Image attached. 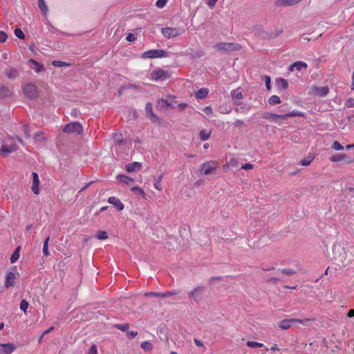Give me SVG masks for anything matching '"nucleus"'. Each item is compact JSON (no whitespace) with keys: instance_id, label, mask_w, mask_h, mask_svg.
I'll return each instance as SVG.
<instances>
[{"instance_id":"obj_1","label":"nucleus","mask_w":354,"mask_h":354,"mask_svg":"<svg viewBox=\"0 0 354 354\" xmlns=\"http://www.w3.org/2000/svg\"><path fill=\"white\" fill-rule=\"evenodd\" d=\"M311 321L310 319H283L280 321L277 324V326L283 330H287L290 328L292 325H294L296 323L301 324L304 326H307L308 323Z\"/></svg>"},{"instance_id":"obj_2","label":"nucleus","mask_w":354,"mask_h":354,"mask_svg":"<svg viewBox=\"0 0 354 354\" xmlns=\"http://www.w3.org/2000/svg\"><path fill=\"white\" fill-rule=\"evenodd\" d=\"M184 32L185 29L183 27H166L161 29V33L167 39L176 37Z\"/></svg>"},{"instance_id":"obj_3","label":"nucleus","mask_w":354,"mask_h":354,"mask_svg":"<svg viewBox=\"0 0 354 354\" xmlns=\"http://www.w3.org/2000/svg\"><path fill=\"white\" fill-rule=\"evenodd\" d=\"M214 48L222 52L236 51L241 49V46L236 43L221 42L214 46Z\"/></svg>"},{"instance_id":"obj_4","label":"nucleus","mask_w":354,"mask_h":354,"mask_svg":"<svg viewBox=\"0 0 354 354\" xmlns=\"http://www.w3.org/2000/svg\"><path fill=\"white\" fill-rule=\"evenodd\" d=\"M83 128L82 124L78 122H71L65 125L62 131L66 133H75L80 135L82 133Z\"/></svg>"},{"instance_id":"obj_5","label":"nucleus","mask_w":354,"mask_h":354,"mask_svg":"<svg viewBox=\"0 0 354 354\" xmlns=\"http://www.w3.org/2000/svg\"><path fill=\"white\" fill-rule=\"evenodd\" d=\"M23 91L24 95L30 99H35L38 96L37 88L34 84L28 83L24 85Z\"/></svg>"},{"instance_id":"obj_6","label":"nucleus","mask_w":354,"mask_h":354,"mask_svg":"<svg viewBox=\"0 0 354 354\" xmlns=\"http://www.w3.org/2000/svg\"><path fill=\"white\" fill-rule=\"evenodd\" d=\"M170 77L169 73L161 68L152 71L151 73V79L155 81L165 80Z\"/></svg>"},{"instance_id":"obj_7","label":"nucleus","mask_w":354,"mask_h":354,"mask_svg":"<svg viewBox=\"0 0 354 354\" xmlns=\"http://www.w3.org/2000/svg\"><path fill=\"white\" fill-rule=\"evenodd\" d=\"M200 167V171L203 172L204 175L212 174L216 169V165L213 161L204 162Z\"/></svg>"},{"instance_id":"obj_8","label":"nucleus","mask_w":354,"mask_h":354,"mask_svg":"<svg viewBox=\"0 0 354 354\" xmlns=\"http://www.w3.org/2000/svg\"><path fill=\"white\" fill-rule=\"evenodd\" d=\"M167 53L163 50H150L143 53L142 57L144 58H156L164 57Z\"/></svg>"},{"instance_id":"obj_9","label":"nucleus","mask_w":354,"mask_h":354,"mask_svg":"<svg viewBox=\"0 0 354 354\" xmlns=\"http://www.w3.org/2000/svg\"><path fill=\"white\" fill-rule=\"evenodd\" d=\"M17 269L14 267L11 271L7 272L6 276L5 286L9 288L13 286L15 284V279H16Z\"/></svg>"},{"instance_id":"obj_10","label":"nucleus","mask_w":354,"mask_h":354,"mask_svg":"<svg viewBox=\"0 0 354 354\" xmlns=\"http://www.w3.org/2000/svg\"><path fill=\"white\" fill-rule=\"evenodd\" d=\"M329 160L333 162H337L340 161H344L347 164L353 162V160L345 153H337L333 155L329 158Z\"/></svg>"},{"instance_id":"obj_11","label":"nucleus","mask_w":354,"mask_h":354,"mask_svg":"<svg viewBox=\"0 0 354 354\" xmlns=\"http://www.w3.org/2000/svg\"><path fill=\"white\" fill-rule=\"evenodd\" d=\"M16 348L13 344H0V354H10Z\"/></svg>"},{"instance_id":"obj_12","label":"nucleus","mask_w":354,"mask_h":354,"mask_svg":"<svg viewBox=\"0 0 354 354\" xmlns=\"http://www.w3.org/2000/svg\"><path fill=\"white\" fill-rule=\"evenodd\" d=\"M32 185L31 189H32V191L33 192V193L37 195L39 193V176H38V174L36 172H32Z\"/></svg>"},{"instance_id":"obj_13","label":"nucleus","mask_w":354,"mask_h":354,"mask_svg":"<svg viewBox=\"0 0 354 354\" xmlns=\"http://www.w3.org/2000/svg\"><path fill=\"white\" fill-rule=\"evenodd\" d=\"M18 147L16 144H11L10 145H3L1 146L0 152H1L5 156L8 153L17 151Z\"/></svg>"},{"instance_id":"obj_14","label":"nucleus","mask_w":354,"mask_h":354,"mask_svg":"<svg viewBox=\"0 0 354 354\" xmlns=\"http://www.w3.org/2000/svg\"><path fill=\"white\" fill-rule=\"evenodd\" d=\"M125 169L127 171L130 173L136 171H140L142 169V165L138 162H133L126 165Z\"/></svg>"},{"instance_id":"obj_15","label":"nucleus","mask_w":354,"mask_h":354,"mask_svg":"<svg viewBox=\"0 0 354 354\" xmlns=\"http://www.w3.org/2000/svg\"><path fill=\"white\" fill-rule=\"evenodd\" d=\"M263 118L266 120H269L272 122H277V119H282L284 118L283 114H275L269 112H265L263 114Z\"/></svg>"},{"instance_id":"obj_16","label":"nucleus","mask_w":354,"mask_h":354,"mask_svg":"<svg viewBox=\"0 0 354 354\" xmlns=\"http://www.w3.org/2000/svg\"><path fill=\"white\" fill-rule=\"evenodd\" d=\"M6 76L10 80H15L19 76V72L16 68L9 67L5 71Z\"/></svg>"},{"instance_id":"obj_17","label":"nucleus","mask_w":354,"mask_h":354,"mask_svg":"<svg viewBox=\"0 0 354 354\" xmlns=\"http://www.w3.org/2000/svg\"><path fill=\"white\" fill-rule=\"evenodd\" d=\"M116 179L118 182L127 185H130L132 183L134 182L132 178H130L129 176L123 174L118 175Z\"/></svg>"},{"instance_id":"obj_18","label":"nucleus","mask_w":354,"mask_h":354,"mask_svg":"<svg viewBox=\"0 0 354 354\" xmlns=\"http://www.w3.org/2000/svg\"><path fill=\"white\" fill-rule=\"evenodd\" d=\"M146 113L149 117L152 122H156L158 120V117L153 113L152 104L151 102H148L145 106Z\"/></svg>"},{"instance_id":"obj_19","label":"nucleus","mask_w":354,"mask_h":354,"mask_svg":"<svg viewBox=\"0 0 354 354\" xmlns=\"http://www.w3.org/2000/svg\"><path fill=\"white\" fill-rule=\"evenodd\" d=\"M12 95V91L4 85H0V98L9 97Z\"/></svg>"},{"instance_id":"obj_20","label":"nucleus","mask_w":354,"mask_h":354,"mask_svg":"<svg viewBox=\"0 0 354 354\" xmlns=\"http://www.w3.org/2000/svg\"><path fill=\"white\" fill-rule=\"evenodd\" d=\"M108 202L110 204L113 205L118 210H122L124 209V205L122 203L120 199L115 196H111L108 199Z\"/></svg>"},{"instance_id":"obj_21","label":"nucleus","mask_w":354,"mask_h":354,"mask_svg":"<svg viewBox=\"0 0 354 354\" xmlns=\"http://www.w3.org/2000/svg\"><path fill=\"white\" fill-rule=\"evenodd\" d=\"M205 287L198 286L189 292V296L190 297H193L195 299V301H197V298L199 296V295L202 293L203 291H205Z\"/></svg>"},{"instance_id":"obj_22","label":"nucleus","mask_w":354,"mask_h":354,"mask_svg":"<svg viewBox=\"0 0 354 354\" xmlns=\"http://www.w3.org/2000/svg\"><path fill=\"white\" fill-rule=\"evenodd\" d=\"M307 66H308L306 63L301 61H297L289 66V71H293L295 68L297 71H301L302 68H306Z\"/></svg>"},{"instance_id":"obj_23","label":"nucleus","mask_w":354,"mask_h":354,"mask_svg":"<svg viewBox=\"0 0 354 354\" xmlns=\"http://www.w3.org/2000/svg\"><path fill=\"white\" fill-rule=\"evenodd\" d=\"M29 62L31 64V68L33 69L36 73H40L44 70L43 65L38 63L33 59H30Z\"/></svg>"},{"instance_id":"obj_24","label":"nucleus","mask_w":354,"mask_h":354,"mask_svg":"<svg viewBox=\"0 0 354 354\" xmlns=\"http://www.w3.org/2000/svg\"><path fill=\"white\" fill-rule=\"evenodd\" d=\"M276 85L279 90H285L288 86V81L283 78H278L275 81Z\"/></svg>"},{"instance_id":"obj_25","label":"nucleus","mask_w":354,"mask_h":354,"mask_svg":"<svg viewBox=\"0 0 354 354\" xmlns=\"http://www.w3.org/2000/svg\"><path fill=\"white\" fill-rule=\"evenodd\" d=\"M209 90L207 88H201L196 93V96L199 99H204L207 96Z\"/></svg>"},{"instance_id":"obj_26","label":"nucleus","mask_w":354,"mask_h":354,"mask_svg":"<svg viewBox=\"0 0 354 354\" xmlns=\"http://www.w3.org/2000/svg\"><path fill=\"white\" fill-rule=\"evenodd\" d=\"M316 90H317V94L322 97L326 96L329 92V88L327 86L317 87Z\"/></svg>"},{"instance_id":"obj_27","label":"nucleus","mask_w":354,"mask_h":354,"mask_svg":"<svg viewBox=\"0 0 354 354\" xmlns=\"http://www.w3.org/2000/svg\"><path fill=\"white\" fill-rule=\"evenodd\" d=\"M231 97L233 100H239L243 98V94L238 90H233L231 92Z\"/></svg>"},{"instance_id":"obj_28","label":"nucleus","mask_w":354,"mask_h":354,"mask_svg":"<svg viewBox=\"0 0 354 354\" xmlns=\"http://www.w3.org/2000/svg\"><path fill=\"white\" fill-rule=\"evenodd\" d=\"M211 132H212L211 131H209V132H207L206 130H205V129L201 130L200 133H199V136H200L201 140L202 141L207 140L210 137Z\"/></svg>"},{"instance_id":"obj_29","label":"nucleus","mask_w":354,"mask_h":354,"mask_svg":"<svg viewBox=\"0 0 354 354\" xmlns=\"http://www.w3.org/2000/svg\"><path fill=\"white\" fill-rule=\"evenodd\" d=\"M158 106L165 108L174 109L173 104L170 103L167 100L165 99H161L158 101Z\"/></svg>"},{"instance_id":"obj_30","label":"nucleus","mask_w":354,"mask_h":354,"mask_svg":"<svg viewBox=\"0 0 354 354\" xmlns=\"http://www.w3.org/2000/svg\"><path fill=\"white\" fill-rule=\"evenodd\" d=\"M50 241V236L46 237L44 242V246H43V254L44 256L48 257L49 256L50 253L48 251V243Z\"/></svg>"},{"instance_id":"obj_31","label":"nucleus","mask_w":354,"mask_h":354,"mask_svg":"<svg viewBox=\"0 0 354 354\" xmlns=\"http://www.w3.org/2000/svg\"><path fill=\"white\" fill-rule=\"evenodd\" d=\"M281 102L280 97L278 95H273L270 96L268 99V103L270 105H275L279 104Z\"/></svg>"},{"instance_id":"obj_32","label":"nucleus","mask_w":354,"mask_h":354,"mask_svg":"<svg viewBox=\"0 0 354 354\" xmlns=\"http://www.w3.org/2000/svg\"><path fill=\"white\" fill-rule=\"evenodd\" d=\"M19 250H20V247H17V249L15 250V252H13V254H12L11 257H10V262L12 263H14L15 262H16L19 258Z\"/></svg>"},{"instance_id":"obj_33","label":"nucleus","mask_w":354,"mask_h":354,"mask_svg":"<svg viewBox=\"0 0 354 354\" xmlns=\"http://www.w3.org/2000/svg\"><path fill=\"white\" fill-rule=\"evenodd\" d=\"M38 6L40 10L44 13L48 12V6H46L44 0H38Z\"/></svg>"},{"instance_id":"obj_34","label":"nucleus","mask_w":354,"mask_h":354,"mask_svg":"<svg viewBox=\"0 0 354 354\" xmlns=\"http://www.w3.org/2000/svg\"><path fill=\"white\" fill-rule=\"evenodd\" d=\"M301 113L297 111H292L291 112H289L288 113H286V114H283V115H284V118H283V120H286L289 117H296V116H300L301 115Z\"/></svg>"},{"instance_id":"obj_35","label":"nucleus","mask_w":354,"mask_h":354,"mask_svg":"<svg viewBox=\"0 0 354 354\" xmlns=\"http://www.w3.org/2000/svg\"><path fill=\"white\" fill-rule=\"evenodd\" d=\"M113 139H114L115 142H116L119 145H121V144L124 143L122 135L121 133H115L113 135Z\"/></svg>"},{"instance_id":"obj_36","label":"nucleus","mask_w":354,"mask_h":354,"mask_svg":"<svg viewBox=\"0 0 354 354\" xmlns=\"http://www.w3.org/2000/svg\"><path fill=\"white\" fill-rule=\"evenodd\" d=\"M114 327L118 328L120 330L127 331L129 328V325L128 324H115Z\"/></svg>"},{"instance_id":"obj_37","label":"nucleus","mask_w":354,"mask_h":354,"mask_svg":"<svg viewBox=\"0 0 354 354\" xmlns=\"http://www.w3.org/2000/svg\"><path fill=\"white\" fill-rule=\"evenodd\" d=\"M96 237L99 240H105L108 238L107 233L105 231L99 230L97 232Z\"/></svg>"},{"instance_id":"obj_38","label":"nucleus","mask_w":354,"mask_h":354,"mask_svg":"<svg viewBox=\"0 0 354 354\" xmlns=\"http://www.w3.org/2000/svg\"><path fill=\"white\" fill-rule=\"evenodd\" d=\"M179 293V291L173 290V291H167L165 292H162L161 298H166L170 296L176 295Z\"/></svg>"},{"instance_id":"obj_39","label":"nucleus","mask_w":354,"mask_h":354,"mask_svg":"<svg viewBox=\"0 0 354 354\" xmlns=\"http://www.w3.org/2000/svg\"><path fill=\"white\" fill-rule=\"evenodd\" d=\"M313 160V157L308 156L303 160H301L299 163L303 166H308L312 162Z\"/></svg>"},{"instance_id":"obj_40","label":"nucleus","mask_w":354,"mask_h":354,"mask_svg":"<svg viewBox=\"0 0 354 354\" xmlns=\"http://www.w3.org/2000/svg\"><path fill=\"white\" fill-rule=\"evenodd\" d=\"M331 147L333 149L336 151H342L344 149V147L338 141L333 142Z\"/></svg>"},{"instance_id":"obj_41","label":"nucleus","mask_w":354,"mask_h":354,"mask_svg":"<svg viewBox=\"0 0 354 354\" xmlns=\"http://www.w3.org/2000/svg\"><path fill=\"white\" fill-rule=\"evenodd\" d=\"M247 345L250 348H260L263 346V344L254 341H248Z\"/></svg>"},{"instance_id":"obj_42","label":"nucleus","mask_w":354,"mask_h":354,"mask_svg":"<svg viewBox=\"0 0 354 354\" xmlns=\"http://www.w3.org/2000/svg\"><path fill=\"white\" fill-rule=\"evenodd\" d=\"M141 348L145 351H151L153 348L152 344L149 342H144L141 344Z\"/></svg>"},{"instance_id":"obj_43","label":"nucleus","mask_w":354,"mask_h":354,"mask_svg":"<svg viewBox=\"0 0 354 354\" xmlns=\"http://www.w3.org/2000/svg\"><path fill=\"white\" fill-rule=\"evenodd\" d=\"M131 191L133 192L134 193L136 194H140L141 196H142L143 197L145 196V192L143 191L142 189L138 187H133L131 188Z\"/></svg>"},{"instance_id":"obj_44","label":"nucleus","mask_w":354,"mask_h":354,"mask_svg":"<svg viewBox=\"0 0 354 354\" xmlns=\"http://www.w3.org/2000/svg\"><path fill=\"white\" fill-rule=\"evenodd\" d=\"M15 35L19 39H23L25 38V35L20 28H16L15 30Z\"/></svg>"},{"instance_id":"obj_45","label":"nucleus","mask_w":354,"mask_h":354,"mask_svg":"<svg viewBox=\"0 0 354 354\" xmlns=\"http://www.w3.org/2000/svg\"><path fill=\"white\" fill-rule=\"evenodd\" d=\"M263 79L265 81L266 88L270 91L271 89V86H270L271 79H270V77L268 75H264L263 77Z\"/></svg>"},{"instance_id":"obj_46","label":"nucleus","mask_w":354,"mask_h":354,"mask_svg":"<svg viewBox=\"0 0 354 354\" xmlns=\"http://www.w3.org/2000/svg\"><path fill=\"white\" fill-rule=\"evenodd\" d=\"M162 292H147L145 293V297H161Z\"/></svg>"},{"instance_id":"obj_47","label":"nucleus","mask_w":354,"mask_h":354,"mask_svg":"<svg viewBox=\"0 0 354 354\" xmlns=\"http://www.w3.org/2000/svg\"><path fill=\"white\" fill-rule=\"evenodd\" d=\"M281 272L287 276H290L296 274V271L294 270L293 269H283L281 270Z\"/></svg>"},{"instance_id":"obj_48","label":"nucleus","mask_w":354,"mask_h":354,"mask_svg":"<svg viewBox=\"0 0 354 354\" xmlns=\"http://www.w3.org/2000/svg\"><path fill=\"white\" fill-rule=\"evenodd\" d=\"M28 305V303L26 300L23 299L20 304V309L26 313Z\"/></svg>"},{"instance_id":"obj_49","label":"nucleus","mask_w":354,"mask_h":354,"mask_svg":"<svg viewBox=\"0 0 354 354\" xmlns=\"http://www.w3.org/2000/svg\"><path fill=\"white\" fill-rule=\"evenodd\" d=\"M52 64L55 67H62L64 66L68 65L66 62L62 61H53Z\"/></svg>"},{"instance_id":"obj_50","label":"nucleus","mask_w":354,"mask_h":354,"mask_svg":"<svg viewBox=\"0 0 354 354\" xmlns=\"http://www.w3.org/2000/svg\"><path fill=\"white\" fill-rule=\"evenodd\" d=\"M23 131L25 134V136L26 138H30V129H29V127L27 125V124H24L23 127Z\"/></svg>"},{"instance_id":"obj_51","label":"nucleus","mask_w":354,"mask_h":354,"mask_svg":"<svg viewBox=\"0 0 354 354\" xmlns=\"http://www.w3.org/2000/svg\"><path fill=\"white\" fill-rule=\"evenodd\" d=\"M167 2V0H157L156 6L159 8H162L166 5Z\"/></svg>"},{"instance_id":"obj_52","label":"nucleus","mask_w":354,"mask_h":354,"mask_svg":"<svg viewBox=\"0 0 354 354\" xmlns=\"http://www.w3.org/2000/svg\"><path fill=\"white\" fill-rule=\"evenodd\" d=\"M7 38V34L4 31H0V42H5Z\"/></svg>"},{"instance_id":"obj_53","label":"nucleus","mask_w":354,"mask_h":354,"mask_svg":"<svg viewBox=\"0 0 354 354\" xmlns=\"http://www.w3.org/2000/svg\"><path fill=\"white\" fill-rule=\"evenodd\" d=\"M88 354H97V346L95 344H93L89 348Z\"/></svg>"},{"instance_id":"obj_54","label":"nucleus","mask_w":354,"mask_h":354,"mask_svg":"<svg viewBox=\"0 0 354 354\" xmlns=\"http://www.w3.org/2000/svg\"><path fill=\"white\" fill-rule=\"evenodd\" d=\"M233 124L236 127H240L243 126L245 124L243 120L237 119L234 122Z\"/></svg>"},{"instance_id":"obj_55","label":"nucleus","mask_w":354,"mask_h":354,"mask_svg":"<svg viewBox=\"0 0 354 354\" xmlns=\"http://www.w3.org/2000/svg\"><path fill=\"white\" fill-rule=\"evenodd\" d=\"M138 335L137 331L131 330L127 333V337L129 339H133Z\"/></svg>"},{"instance_id":"obj_56","label":"nucleus","mask_w":354,"mask_h":354,"mask_svg":"<svg viewBox=\"0 0 354 354\" xmlns=\"http://www.w3.org/2000/svg\"><path fill=\"white\" fill-rule=\"evenodd\" d=\"M346 105L347 107H353L354 106V99L353 98H349L346 102Z\"/></svg>"},{"instance_id":"obj_57","label":"nucleus","mask_w":354,"mask_h":354,"mask_svg":"<svg viewBox=\"0 0 354 354\" xmlns=\"http://www.w3.org/2000/svg\"><path fill=\"white\" fill-rule=\"evenodd\" d=\"M217 1L218 0H208L207 4L210 8H212L215 6Z\"/></svg>"},{"instance_id":"obj_58","label":"nucleus","mask_w":354,"mask_h":354,"mask_svg":"<svg viewBox=\"0 0 354 354\" xmlns=\"http://www.w3.org/2000/svg\"><path fill=\"white\" fill-rule=\"evenodd\" d=\"M253 165L250 164V163H246V164H244L241 166V169H245V170H248V169H251L253 168Z\"/></svg>"},{"instance_id":"obj_59","label":"nucleus","mask_w":354,"mask_h":354,"mask_svg":"<svg viewBox=\"0 0 354 354\" xmlns=\"http://www.w3.org/2000/svg\"><path fill=\"white\" fill-rule=\"evenodd\" d=\"M153 185H154V187H155L156 189L159 190V191H161V190L162 189V187L161 183H160V182H159V181L154 180V184H153Z\"/></svg>"},{"instance_id":"obj_60","label":"nucleus","mask_w":354,"mask_h":354,"mask_svg":"<svg viewBox=\"0 0 354 354\" xmlns=\"http://www.w3.org/2000/svg\"><path fill=\"white\" fill-rule=\"evenodd\" d=\"M126 39H127V40L128 41H131H131H135V39H136V37H135V35H134L133 34H132V33H129V34H128V35L127 36V38H126Z\"/></svg>"},{"instance_id":"obj_61","label":"nucleus","mask_w":354,"mask_h":354,"mask_svg":"<svg viewBox=\"0 0 354 354\" xmlns=\"http://www.w3.org/2000/svg\"><path fill=\"white\" fill-rule=\"evenodd\" d=\"M194 342L197 346L204 347L203 342L198 339L194 338Z\"/></svg>"},{"instance_id":"obj_62","label":"nucleus","mask_w":354,"mask_h":354,"mask_svg":"<svg viewBox=\"0 0 354 354\" xmlns=\"http://www.w3.org/2000/svg\"><path fill=\"white\" fill-rule=\"evenodd\" d=\"M279 281V279L278 278H276V277H271L268 279V282H271V283H277L278 281Z\"/></svg>"},{"instance_id":"obj_63","label":"nucleus","mask_w":354,"mask_h":354,"mask_svg":"<svg viewBox=\"0 0 354 354\" xmlns=\"http://www.w3.org/2000/svg\"><path fill=\"white\" fill-rule=\"evenodd\" d=\"M347 316L348 317H354V309H351L348 313H347Z\"/></svg>"},{"instance_id":"obj_64","label":"nucleus","mask_w":354,"mask_h":354,"mask_svg":"<svg viewBox=\"0 0 354 354\" xmlns=\"http://www.w3.org/2000/svg\"><path fill=\"white\" fill-rule=\"evenodd\" d=\"M187 106V104H186V103H181V104H178V108L180 110H183Z\"/></svg>"}]
</instances>
